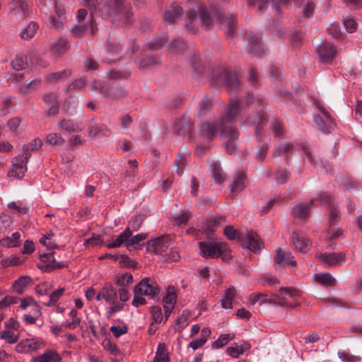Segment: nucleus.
Here are the masks:
<instances>
[{"mask_svg": "<svg viewBox=\"0 0 362 362\" xmlns=\"http://www.w3.org/2000/svg\"><path fill=\"white\" fill-rule=\"evenodd\" d=\"M252 104L256 107L263 105L262 99H255L252 92H247L240 100L231 99L225 107L224 112L218 121V131L221 139L226 140L223 143L226 151L231 154L236 148V141L238 139L239 132L236 127L235 119L241 109Z\"/></svg>", "mask_w": 362, "mask_h": 362, "instance_id": "f257e3e1", "label": "nucleus"}, {"mask_svg": "<svg viewBox=\"0 0 362 362\" xmlns=\"http://www.w3.org/2000/svg\"><path fill=\"white\" fill-rule=\"evenodd\" d=\"M182 17L187 21L185 27L191 33L197 31L199 25L207 28L212 23L211 13L206 7L200 6L198 11L193 10L184 13L182 8L176 3H173L166 10L164 21L165 24L170 25L180 21Z\"/></svg>", "mask_w": 362, "mask_h": 362, "instance_id": "f03ea898", "label": "nucleus"}, {"mask_svg": "<svg viewBox=\"0 0 362 362\" xmlns=\"http://www.w3.org/2000/svg\"><path fill=\"white\" fill-rule=\"evenodd\" d=\"M210 83L214 88H240V80L238 73L230 68L217 66L212 71Z\"/></svg>", "mask_w": 362, "mask_h": 362, "instance_id": "7ed1b4c3", "label": "nucleus"}, {"mask_svg": "<svg viewBox=\"0 0 362 362\" xmlns=\"http://www.w3.org/2000/svg\"><path fill=\"white\" fill-rule=\"evenodd\" d=\"M199 254L206 259L221 257L226 262L231 259L230 250L223 242H199Z\"/></svg>", "mask_w": 362, "mask_h": 362, "instance_id": "20e7f679", "label": "nucleus"}, {"mask_svg": "<svg viewBox=\"0 0 362 362\" xmlns=\"http://www.w3.org/2000/svg\"><path fill=\"white\" fill-rule=\"evenodd\" d=\"M315 105L318 110L321 111L323 117L320 115H315L314 117V122L316 124L317 129L325 134H329L332 130L334 129L335 123L330 116V114L327 111L319 101L315 102Z\"/></svg>", "mask_w": 362, "mask_h": 362, "instance_id": "39448f33", "label": "nucleus"}, {"mask_svg": "<svg viewBox=\"0 0 362 362\" xmlns=\"http://www.w3.org/2000/svg\"><path fill=\"white\" fill-rule=\"evenodd\" d=\"M28 160L29 155L28 153H20L16 156L8 172V177L22 179L27 171V163Z\"/></svg>", "mask_w": 362, "mask_h": 362, "instance_id": "423d86ee", "label": "nucleus"}, {"mask_svg": "<svg viewBox=\"0 0 362 362\" xmlns=\"http://www.w3.org/2000/svg\"><path fill=\"white\" fill-rule=\"evenodd\" d=\"M160 287L158 284L150 278L143 279L137 284L134 289V295L147 296L154 298L160 292Z\"/></svg>", "mask_w": 362, "mask_h": 362, "instance_id": "0eeeda50", "label": "nucleus"}, {"mask_svg": "<svg viewBox=\"0 0 362 362\" xmlns=\"http://www.w3.org/2000/svg\"><path fill=\"white\" fill-rule=\"evenodd\" d=\"M245 38L247 42L248 53L252 56L259 57L264 52L261 37L252 32H247Z\"/></svg>", "mask_w": 362, "mask_h": 362, "instance_id": "6e6552de", "label": "nucleus"}, {"mask_svg": "<svg viewBox=\"0 0 362 362\" xmlns=\"http://www.w3.org/2000/svg\"><path fill=\"white\" fill-rule=\"evenodd\" d=\"M290 0H247L250 6H258L259 11L262 12L268 7L269 2H272V8L277 13L281 6L287 5ZM298 6H300L303 0H293Z\"/></svg>", "mask_w": 362, "mask_h": 362, "instance_id": "1a4fd4ad", "label": "nucleus"}, {"mask_svg": "<svg viewBox=\"0 0 362 362\" xmlns=\"http://www.w3.org/2000/svg\"><path fill=\"white\" fill-rule=\"evenodd\" d=\"M238 240L243 242V247L245 249H248L254 252L261 250L262 242L260 238L253 231L247 232L245 236H239Z\"/></svg>", "mask_w": 362, "mask_h": 362, "instance_id": "9d476101", "label": "nucleus"}, {"mask_svg": "<svg viewBox=\"0 0 362 362\" xmlns=\"http://www.w3.org/2000/svg\"><path fill=\"white\" fill-rule=\"evenodd\" d=\"M172 243L173 239L170 235H161L149 240L148 245L149 248L156 254H162L167 252Z\"/></svg>", "mask_w": 362, "mask_h": 362, "instance_id": "9b49d317", "label": "nucleus"}, {"mask_svg": "<svg viewBox=\"0 0 362 362\" xmlns=\"http://www.w3.org/2000/svg\"><path fill=\"white\" fill-rule=\"evenodd\" d=\"M45 346V344L37 339H25L21 341L16 346L18 353H30Z\"/></svg>", "mask_w": 362, "mask_h": 362, "instance_id": "f8f14e48", "label": "nucleus"}, {"mask_svg": "<svg viewBox=\"0 0 362 362\" xmlns=\"http://www.w3.org/2000/svg\"><path fill=\"white\" fill-rule=\"evenodd\" d=\"M124 0H114L115 7L118 20L125 24H129L132 22V12L129 6L124 5Z\"/></svg>", "mask_w": 362, "mask_h": 362, "instance_id": "ddd939ff", "label": "nucleus"}, {"mask_svg": "<svg viewBox=\"0 0 362 362\" xmlns=\"http://www.w3.org/2000/svg\"><path fill=\"white\" fill-rule=\"evenodd\" d=\"M54 254V252H52L40 255L42 262V265L40 267L45 272H49L64 267L62 262H57L55 260Z\"/></svg>", "mask_w": 362, "mask_h": 362, "instance_id": "4468645a", "label": "nucleus"}, {"mask_svg": "<svg viewBox=\"0 0 362 362\" xmlns=\"http://www.w3.org/2000/svg\"><path fill=\"white\" fill-rule=\"evenodd\" d=\"M336 52L334 46L327 42L320 44L317 49V53L324 63L332 62L335 57Z\"/></svg>", "mask_w": 362, "mask_h": 362, "instance_id": "2eb2a0df", "label": "nucleus"}, {"mask_svg": "<svg viewBox=\"0 0 362 362\" xmlns=\"http://www.w3.org/2000/svg\"><path fill=\"white\" fill-rule=\"evenodd\" d=\"M316 257L327 266H333L341 261L345 262L346 254L344 252L322 253L317 255Z\"/></svg>", "mask_w": 362, "mask_h": 362, "instance_id": "dca6fc26", "label": "nucleus"}, {"mask_svg": "<svg viewBox=\"0 0 362 362\" xmlns=\"http://www.w3.org/2000/svg\"><path fill=\"white\" fill-rule=\"evenodd\" d=\"M309 240L298 232L291 235V245L296 252L305 253L308 250Z\"/></svg>", "mask_w": 362, "mask_h": 362, "instance_id": "f3484780", "label": "nucleus"}, {"mask_svg": "<svg viewBox=\"0 0 362 362\" xmlns=\"http://www.w3.org/2000/svg\"><path fill=\"white\" fill-rule=\"evenodd\" d=\"M247 175L244 172L237 171L235 173L233 180L229 185V189L231 193L243 191L245 186Z\"/></svg>", "mask_w": 362, "mask_h": 362, "instance_id": "a211bd4d", "label": "nucleus"}, {"mask_svg": "<svg viewBox=\"0 0 362 362\" xmlns=\"http://www.w3.org/2000/svg\"><path fill=\"white\" fill-rule=\"evenodd\" d=\"M221 118V116L216 119L215 122H204L201 127V135L203 138L211 141L216 134V132L218 131V121Z\"/></svg>", "mask_w": 362, "mask_h": 362, "instance_id": "6ab92c4d", "label": "nucleus"}, {"mask_svg": "<svg viewBox=\"0 0 362 362\" xmlns=\"http://www.w3.org/2000/svg\"><path fill=\"white\" fill-rule=\"evenodd\" d=\"M226 222L225 216H218L209 218L206 220L202 228L203 233L206 235H211L214 232V228L218 227Z\"/></svg>", "mask_w": 362, "mask_h": 362, "instance_id": "aec40b11", "label": "nucleus"}, {"mask_svg": "<svg viewBox=\"0 0 362 362\" xmlns=\"http://www.w3.org/2000/svg\"><path fill=\"white\" fill-rule=\"evenodd\" d=\"M62 357L53 349H49L42 354L33 357L30 362H61Z\"/></svg>", "mask_w": 362, "mask_h": 362, "instance_id": "412c9836", "label": "nucleus"}, {"mask_svg": "<svg viewBox=\"0 0 362 362\" xmlns=\"http://www.w3.org/2000/svg\"><path fill=\"white\" fill-rule=\"evenodd\" d=\"M43 100L48 105H50L49 108L46 110V114L47 115H57L59 112V104L56 100V95L54 92H49L45 94L43 96Z\"/></svg>", "mask_w": 362, "mask_h": 362, "instance_id": "4be33fe9", "label": "nucleus"}, {"mask_svg": "<svg viewBox=\"0 0 362 362\" xmlns=\"http://www.w3.org/2000/svg\"><path fill=\"white\" fill-rule=\"evenodd\" d=\"M8 5L15 14L22 13L25 16L28 15L29 6L25 0H11Z\"/></svg>", "mask_w": 362, "mask_h": 362, "instance_id": "5701e85b", "label": "nucleus"}, {"mask_svg": "<svg viewBox=\"0 0 362 362\" xmlns=\"http://www.w3.org/2000/svg\"><path fill=\"white\" fill-rule=\"evenodd\" d=\"M175 129L177 134L180 136H185L192 131V123L187 116H182V118L175 124Z\"/></svg>", "mask_w": 362, "mask_h": 362, "instance_id": "b1692460", "label": "nucleus"}, {"mask_svg": "<svg viewBox=\"0 0 362 362\" xmlns=\"http://www.w3.org/2000/svg\"><path fill=\"white\" fill-rule=\"evenodd\" d=\"M236 296V289L231 286L225 290L223 297L221 299V306L224 309L233 308V300Z\"/></svg>", "mask_w": 362, "mask_h": 362, "instance_id": "393cba45", "label": "nucleus"}, {"mask_svg": "<svg viewBox=\"0 0 362 362\" xmlns=\"http://www.w3.org/2000/svg\"><path fill=\"white\" fill-rule=\"evenodd\" d=\"M313 200L310 201L309 204L304 203L296 204L293 209V216L296 218H299L301 219L305 218L308 216L309 209L313 206Z\"/></svg>", "mask_w": 362, "mask_h": 362, "instance_id": "a878e982", "label": "nucleus"}, {"mask_svg": "<svg viewBox=\"0 0 362 362\" xmlns=\"http://www.w3.org/2000/svg\"><path fill=\"white\" fill-rule=\"evenodd\" d=\"M45 143L54 148H59L65 145L66 141L60 134L52 132L46 136Z\"/></svg>", "mask_w": 362, "mask_h": 362, "instance_id": "bb28decb", "label": "nucleus"}, {"mask_svg": "<svg viewBox=\"0 0 362 362\" xmlns=\"http://www.w3.org/2000/svg\"><path fill=\"white\" fill-rule=\"evenodd\" d=\"M58 127L60 129L69 133L80 132L83 129V127L74 123L72 120L65 119L58 122Z\"/></svg>", "mask_w": 362, "mask_h": 362, "instance_id": "cd10ccee", "label": "nucleus"}, {"mask_svg": "<svg viewBox=\"0 0 362 362\" xmlns=\"http://www.w3.org/2000/svg\"><path fill=\"white\" fill-rule=\"evenodd\" d=\"M51 52L53 54L59 55L64 53L67 49V42L64 39H54L50 43Z\"/></svg>", "mask_w": 362, "mask_h": 362, "instance_id": "c85d7f7f", "label": "nucleus"}, {"mask_svg": "<svg viewBox=\"0 0 362 362\" xmlns=\"http://www.w3.org/2000/svg\"><path fill=\"white\" fill-rule=\"evenodd\" d=\"M31 278L28 276H23L19 277L13 284V289L14 292L18 294H21L25 288L31 284Z\"/></svg>", "mask_w": 362, "mask_h": 362, "instance_id": "c756f323", "label": "nucleus"}, {"mask_svg": "<svg viewBox=\"0 0 362 362\" xmlns=\"http://www.w3.org/2000/svg\"><path fill=\"white\" fill-rule=\"evenodd\" d=\"M57 17L50 18V25L56 29H60L63 27L66 21V13L63 8H55Z\"/></svg>", "mask_w": 362, "mask_h": 362, "instance_id": "7c9ffc66", "label": "nucleus"}, {"mask_svg": "<svg viewBox=\"0 0 362 362\" xmlns=\"http://www.w3.org/2000/svg\"><path fill=\"white\" fill-rule=\"evenodd\" d=\"M210 168L214 182L216 184L223 183L226 180V176L223 172L221 165L214 162L211 165Z\"/></svg>", "mask_w": 362, "mask_h": 362, "instance_id": "2f4dec72", "label": "nucleus"}, {"mask_svg": "<svg viewBox=\"0 0 362 362\" xmlns=\"http://www.w3.org/2000/svg\"><path fill=\"white\" fill-rule=\"evenodd\" d=\"M131 235L132 231L130 228H126L125 230L122 232L115 240L113 239V242L112 243L107 244V247L108 248H115L120 247L123 243L127 244Z\"/></svg>", "mask_w": 362, "mask_h": 362, "instance_id": "473e14b6", "label": "nucleus"}, {"mask_svg": "<svg viewBox=\"0 0 362 362\" xmlns=\"http://www.w3.org/2000/svg\"><path fill=\"white\" fill-rule=\"evenodd\" d=\"M90 25L88 21L86 23H77L71 29L72 35L77 38L83 37L88 32Z\"/></svg>", "mask_w": 362, "mask_h": 362, "instance_id": "72a5a7b5", "label": "nucleus"}, {"mask_svg": "<svg viewBox=\"0 0 362 362\" xmlns=\"http://www.w3.org/2000/svg\"><path fill=\"white\" fill-rule=\"evenodd\" d=\"M38 30V25L35 22H30L23 27L21 32V37L23 39L29 40L35 36Z\"/></svg>", "mask_w": 362, "mask_h": 362, "instance_id": "f704fd0d", "label": "nucleus"}, {"mask_svg": "<svg viewBox=\"0 0 362 362\" xmlns=\"http://www.w3.org/2000/svg\"><path fill=\"white\" fill-rule=\"evenodd\" d=\"M21 234L18 232L12 233L11 236L6 237L0 240V245L6 247H13L18 245Z\"/></svg>", "mask_w": 362, "mask_h": 362, "instance_id": "c9c22d12", "label": "nucleus"}, {"mask_svg": "<svg viewBox=\"0 0 362 362\" xmlns=\"http://www.w3.org/2000/svg\"><path fill=\"white\" fill-rule=\"evenodd\" d=\"M177 302V296L174 287L169 286L166 295L163 298V306L175 307Z\"/></svg>", "mask_w": 362, "mask_h": 362, "instance_id": "e433bc0d", "label": "nucleus"}, {"mask_svg": "<svg viewBox=\"0 0 362 362\" xmlns=\"http://www.w3.org/2000/svg\"><path fill=\"white\" fill-rule=\"evenodd\" d=\"M42 146V141L39 138H35L30 142L23 145L21 153H28L29 158L31 156L30 151H34L40 149Z\"/></svg>", "mask_w": 362, "mask_h": 362, "instance_id": "4c0bfd02", "label": "nucleus"}, {"mask_svg": "<svg viewBox=\"0 0 362 362\" xmlns=\"http://www.w3.org/2000/svg\"><path fill=\"white\" fill-rule=\"evenodd\" d=\"M103 298L109 303H114L117 298V293L115 288L112 285L103 288Z\"/></svg>", "mask_w": 362, "mask_h": 362, "instance_id": "58836bf2", "label": "nucleus"}, {"mask_svg": "<svg viewBox=\"0 0 362 362\" xmlns=\"http://www.w3.org/2000/svg\"><path fill=\"white\" fill-rule=\"evenodd\" d=\"M315 279L317 283L326 286H334L336 283V279L329 273L317 274Z\"/></svg>", "mask_w": 362, "mask_h": 362, "instance_id": "ea45409f", "label": "nucleus"}, {"mask_svg": "<svg viewBox=\"0 0 362 362\" xmlns=\"http://www.w3.org/2000/svg\"><path fill=\"white\" fill-rule=\"evenodd\" d=\"M30 59L31 57H29ZM28 57H18L11 62V66L13 69L20 71L25 69L28 66Z\"/></svg>", "mask_w": 362, "mask_h": 362, "instance_id": "a19ab883", "label": "nucleus"}, {"mask_svg": "<svg viewBox=\"0 0 362 362\" xmlns=\"http://www.w3.org/2000/svg\"><path fill=\"white\" fill-rule=\"evenodd\" d=\"M293 148L294 146L291 143L286 142L282 146L276 147L272 152V156L274 157H279L281 156V153H287Z\"/></svg>", "mask_w": 362, "mask_h": 362, "instance_id": "79ce46f5", "label": "nucleus"}, {"mask_svg": "<svg viewBox=\"0 0 362 362\" xmlns=\"http://www.w3.org/2000/svg\"><path fill=\"white\" fill-rule=\"evenodd\" d=\"M268 295L264 293H254L249 297V301L252 305L259 302L260 305L267 303Z\"/></svg>", "mask_w": 362, "mask_h": 362, "instance_id": "37998d69", "label": "nucleus"}, {"mask_svg": "<svg viewBox=\"0 0 362 362\" xmlns=\"http://www.w3.org/2000/svg\"><path fill=\"white\" fill-rule=\"evenodd\" d=\"M144 218L141 215H135L130 219L129 226L127 228H130L132 233L138 230L143 223Z\"/></svg>", "mask_w": 362, "mask_h": 362, "instance_id": "c03bdc74", "label": "nucleus"}, {"mask_svg": "<svg viewBox=\"0 0 362 362\" xmlns=\"http://www.w3.org/2000/svg\"><path fill=\"white\" fill-rule=\"evenodd\" d=\"M343 24L348 33H354L357 28V23L354 17L347 16L344 18Z\"/></svg>", "mask_w": 362, "mask_h": 362, "instance_id": "a18cd8bd", "label": "nucleus"}, {"mask_svg": "<svg viewBox=\"0 0 362 362\" xmlns=\"http://www.w3.org/2000/svg\"><path fill=\"white\" fill-rule=\"evenodd\" d=\"M159 58L154 56L144 55L140 59L139 64L141 68H146L150 65L158 63Z\"/></svg>", "mask_w": 362, "mask_h": 362, "instance_id": "49530a36", "label": "nucleus"}, {"mask_svg": "<svg viewBox=\"0 0 362 362\" xmlns=\"http://www.w3.org/2000/svg\"><path fill=\"white\" fill-rule=\"evenodd\" d=\"M168 37L166 35H163L158 39H156L148 43V47L152 50L160 49L167 42Z\"/></svg>", "mask_w": 362, "mask_h": 362, "instance_id": "de8ad7c7", "label": "nucleus"}, {"mask_svg": "<svg viewBox=\"0 0 362 362\" xmlns=\"http://www.w3.org/2000/svg\"><path fill=\"white\" fill-rule=\"evenodd\" d=\"M133 281V276L130 273L123 274L120 276H117L115 279V284L117 286H124L126 284H129Z\"/></svg>", "mask_w": 362, "mask_h": 362, "instance_id": "09e8293b", "label": "nucleus"}, {"mask_svg": "<svg viewBox=\"0 0 362 362\" xmlns=\"http://www.w3.org/2000/svg\"><path fill=\"white\" fill-rule=\"evenodd\" d=\"M214 98L208 95L204 97L199 104V108L201 112H205L211 110L213 107Z\"/></svg>", "mask_w": 362, "mask_h": 362, "instance_id": "8fccbe9b", "label": "nucleus"}, {"mask_svg": "<svg viewBox=\"0 0 362 362\" xmlns=\"http://www.w3.org/2000/svg\"><path fill=\"white\" fill-rule=\"evenodd\" d=\"M186 164V158L182 155H178L177 158L175 160V166L176 167V173L179 176L182 175Z\"/></svg>", "mask_w": 362, "mask_h": 362, "instance_id": "3c124183", "label": "nucleus"}, {"mask_svg": "<svg viewBox=\"0 0 362 362\" xmlns=\"http://www.w3.org/2000/svg\"><path fill=\"white\" fill-rule=\"evenodd\" d=\"M269 151V144L267 143H263L259 144L258 146V149L256 154V158L259 161L262 162L265 160L267 152Z\"/></svg>", "mask_w": 362, "mask_h": 362, "instance_id": "603ef678", "label": "nucleus"}, {"mask_svg": "<svg viewBox=\"0 0 362 362\" xmlns=\"http://www.w3.org/2000/svg\"><path fill=\"white\" fill-rule=\"evenodd\" d=\"M109 135V129L105 125L95 126L92 128V137L107 136Z\"/></svg>", "mask_w": 362, "mask_h": 362, "instance_id": "864d4df0", "label": "nucleus"}, {"mask_svg": "<svg viewBox=\"0 0 362 362\" xmlns=\"http://www.w3.org/2000/svg\"><path fill=\"white\" fill-rule=\"evenodd\" d=\"M130 75L129 71H116L112 70L109 72V78L113 80H122L127 78Z\"/></svg>", "mask_w": 362, "mask_h": 362, "instance_id": "5fc2aeb1", "label": "nucleus"}, {"mask_svg": "<svg viewBox=\"0 0 362 362\" xmlns=\"http://www.w3.org/2000/svg\"><path fill=\"white\" fill-rule=\"evenodd\" d=\"M340 220V214L339 210L336 208L333 207L330 210L329 215V227L335 226Z\"/></svg>", "mask_w": 362, "mask_h": 362, "instance_id": "6e6d98bb", "label": "nucleus"}, {"mask_svg": "<svg viewBox=\"0 0 362 362\" xmlns=\"http://www.w3.org/2000/svg\"><path fill=\"white\" fill-rule=\"evenodd\" d=\"M192 66L194 69V74H201L204 69V64L199 56H194L192 61Z\"/></svg>", "mask_w": 362, "mask_h": 362, "instance_id": "4d7b16f0", "label": "nucleus"}, {"mask_svg": "<svg viewBox=\"0 0 362 362\" xmlns=\"http://www.w3.org/2000/svg\"><path fill=\"white\" fill-rule=\"evenodd\" d=\"M64 291V288H61L53 291L49 296V299L47 303H45L47 306H51L57 303L59 298L62 296Z\"/></svg>", "mask_w": 362, "mask_h": 362, "instance_id": "13d9d810", "label": "nucleus"}, {"mask_svg": "<svg viewBox=\"0 0 362 362\" xmlns=\"http://www.w3.org/2000/svg\"><path fill=\"white\" fill-rule=\"evenodd\" d=\"M18 298L16 296H6L0 300V310H4L11 305L17 303Z\"/></svg>", "mask_w": 362, "mask_h": 362, "instance_id": "bf43d9fd", "label": "nucleus"}, {"mask_svg": "<svg viewBox=\"0 0 362 362\" xmlns=\"http://www.w3.org/2000/svg\"><path fill=\"white\" fill-rule=\"evenodd\" d=\"M223 233L225 236L230 240H233L235 239H238L239 236H242L243 235H240L238 231L235 230L232 226H228L224 228Z\"/></svg>", "mask_w": 362, "mask_h": 362, "instance_id": "052dcab7", "label": "nucleus"}, {"mask_svg": "<svg viewBox=\"0 0 362 362\" xmlns=\"http://www.w3.org/2000/svg\"><path fill=\"white\" fill-rule=\"evenodd\" d=\"M339 358L344 362H356L361 360V357L354 356L346 351L338 353Z\"/></svg>", "mask_w": 362, "mask_h": 362, "instance_id": "680f3d73", "label": "nucleus"}, {"mask_svg": "<svg viewBox=\"0 0 362 362\" xmlns=\"http://www.w3.org/2000/svg\"><path fill=\"white\" fill-rule=\"evenodd\" d=\"M303 34L302 32L294 31L291 35V42L294 47H300L303 43Z\"/></svg>", "mask_w": 362, "mask_h": 362, "instance_id": "e2e57ef3", "label": "nucleus"}, {"mask_svg": "<svg viewBox=\"0 0 362 362\" xmlns=\"http://www.w3.org/2000/svg\"><path fill=\"white\" fill-rule=\"evenodd\" d=\"M270 129L274 133L275 137L281 136L284 134L283 124L277 119H274Z\"/></svg>", "mask_w": 362, "mask_h": 362, "instance_id": "0e129e2a", "label": "nucleus"}, {"mask_svg": "<svg viewBox=\"0 0 362 362\" xmlns=\"http://www.w3.org/2000/svg\"><path fill=\"white\" fill-rule=\"evenodd\" d=\"M0 337L7 340L9 344H15L18 341V336L10 330H4L1 332Z\"/></svg>", "mask_w": 362, "mask_h": 362, "instance_id": "69168bd1", "label": "nucleus"}, {"mask_svg": "<svg viewBox=\"0 0 362 362\" xmlns=\"http://www.w3.org/2000/svg\"><path fill=\"white\" fill-rule=\"evenodd\" d=\"M152 319L156 323H160L163 320V313L161 308L159 306H152L151 308Z\"/></svg>", "mask_w": 362, "mask_h": 362, "instance_id": "338daca9", "label": "nucleus"}, {"mask_svg": "<svg viewBox=\"0 0 362 362\" xmlns=\"http://www.w3.org/2000/svg\"><path fill=\"white\" fill-rule=\"evenodd\" d=\"M180 259L177 250L175 247L170 248V251L165 255L164 261L168 262H177Z\"/></svg>", "mask_w": 362, "mask_h": 362, "instance_id": "774afa93", "label": "nucleus"}]
</instances>
